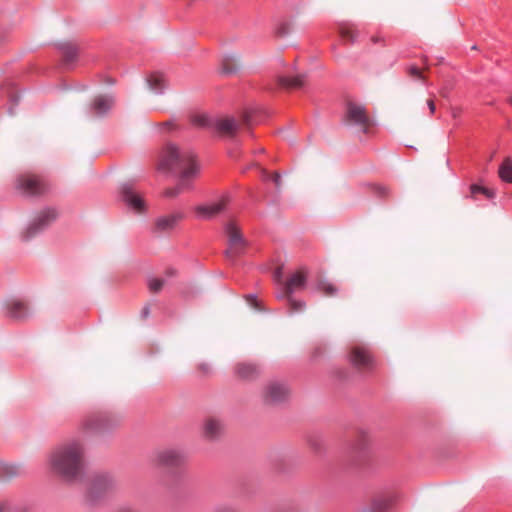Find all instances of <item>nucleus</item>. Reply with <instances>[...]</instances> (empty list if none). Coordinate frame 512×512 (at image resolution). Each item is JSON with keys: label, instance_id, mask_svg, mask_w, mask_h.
I'll list each match as a JSON object with an SVG mask.
<instances>
[{"label": "nucleus", "instance_id": "a878e982", "mask_svg": "<svg viewBox=\"0 0 512 512\" xmlns=\"http://www.w3.org/2000/svg\"><path fill=\"white\" fill-rule=\"evenodd\" d=\"M191 122L199 128H213V120H210L206 114L198 113L192 115Z\"/></svg>", "mask_w": 512, "mask_h": 512}, {"label": "nucleus", "instance_id": "ddd939ff", "mask_svg": "<svg viewBox=\"0 0 512 512\" xmlns=\"http://www.w3.org/2000/svg\"><path fill=\"white\" fill-rule=\"evenodd\" d=\"M224 432V422L217 416H208L202 424V435L206 440L216 441Z\"/></svg>", "mask_w": 512, "mask_h": 512}, {"label": "nucleus", "instance_id": "423d86ee", "mask_svg": "<svg viewBox=\"0 0 512 512\" xmlns=\"http://www.w3.org/2000/svg\"><path fill=\"white\" fill-rule=\"evenodd\" d=\"M187 461V455L184 450L179 448H163L155 451L152 456V462L161 467H181Z\"/></svg>", "mask_w": 512, "mask_h": 512}, {"label": "nucleus", "instance_id": "cd10ccee", "mask_svg": "<svg viewBox=\"0 0 512 512\" xmlns=\"http://www.w3.org/2000/svg\"><path fill=\"white\" fill-rule=\"evenodd\" d=\"M292 28H293V23L290 22V21H283V22H280L276 29H275V33L277 36L279 37H285L287 35H289L292 31Z\"/></svg>", "mask_w": 512, "mask_h": 512}, {"label": "nucleus", "instance_id": "f3484780", "mask_svg": "<svg viewBox=\"0 0 512 512\" xmlns=\"http://www.w3.org/2000/svg\"><path fill=\"white\" fill-rule=\"evenodd\" d=\"M235 376L242 381H252L259 376V368L251 362H238L234 365Z\"/></svg>", "mask_w": 512, "mask_h": 512}, {"label": "nucleus", "instance_id": "4468645a", "mask_svg": "<svg viewBox=\"0 0 512 512\" xmlns=\"http://www.w3.org/2000/svg\"><path fill=\"white\" fill-rule=\"evenodd\" d=\"M5 314L7 317L20 321L29 316L28 305L20 299H10L4 304Z\"/></svg>", "mask_w": 512, "mask_h": 512}, {"label": "nucleus", "instance_id": "aec40b11", "mask_svg": "<svg viewBox=\"0 0 512 512\" xmlns=\"http://www.w3.org/2000/svg\"><path fill=\"white\" fill-rule=\"evenodd\" d=\"M113 103L111 96L100 95L94 99L92 109L96 115H103L112 107Z\"/></svg>", "mask_w": 512, "mask_h": 512}, {"label": "nucleus", "instance_id": "49530a36", "mask_svg": "<svg viewBox=\"0 0 512 512\" xmlns=\"http://www.w3.org/2000/svg\"><path fill=\"white\" fill-rule=\"evenodd\" d=\"M372 40H373V42H377L379 39L374 37Z\"/></svg>", "mask_w": 512, "mask_h": 512}, {"label": "nucleus", "instance_id": "de8ad7c7", "mask_svg": "<svg viewBox=\"0 0 512 512\" xmlns=\"http://www.w3.org/2000/svg\"><path fill=\"white\" fill-rule=\"evenodd\" d=\"M509 103L512 105V98L509 100Z\"/></svg>", "mask_w": 512, "mask_h": 512}, {"label": "nucleus", "instance_id": "37998d69", "mask_svg": "<svg viewBox=\"0 0 512 512\" xmlns=\"http://www.w3.org/2000/svg\"><path fill=\"white\" fill-rule=\"evenodd\" d=\"M321 354V349L318 347V348H315L314 351H313V356H318Z\"/></svg>", "mask_w": 512, "mask_h": 512}, {"label": "nucleus", "instance_id": "c85d7f7f", "mask_svg": "<svg viewBox=\"0 0 512 512\" xmlns=\"http://www.w3.org/2000/svg\"><path fill=\"white\" fill-rule=\"evenodd\" d=\"M471 195L474 197L477 193L485 195L487 198H494L495 193L493 190H490L486 187L479 186L477 184H473L470 187Z\"/></svg>", "mask_w": 512, "mask_h": 512}, {"label": "nucleus", "instance_id": "5701e85b", "mask_svg": "<svg viewBox=\"0 0 512 512\" xmlns=\"http://www.w3.org/2000/svg\"><path fill=\"white\" fill-rule=\"evenodd\" d=\"M240 68V61L236 55H226L222 59V70L225 74H233Z\"/></svg>", "mask_w": 512, "mask_h": 512}, {"label": "nucleus", "instance_id": "f704fd0d", "mask_svg": "<svg viewBox=\"0 0 512 512\" xmlns=\"http://www.w3.org/2000/svg\"><path fill=\"white\" fill-rule=\"evenodd\" d=\"M408 73L413 78L424 80V76L422 74V71L418 67H416V66H410L408 68Z\"/></svg>", "mask_w": 512, "mask_h": 512}, {"label": "nucleus", "instance_id": "79ce46f5", "mask_svg": "<svg viewBox=\"0 0 512 512\" xmlns=\"http://www.w3.org/2000/svg\"><path fill=\"white\" fill-rule=\"evenodd\" d=\"M247 300H248V301H249L253 306H255V307H256L257 302H256V299H255L254 297L249 296V297H247Z\"/></svg>", "mask_w": 512, "mask_h": 512}, {"label": "nucleus", "instance_id": "9b49d317", "mask_svg": "<svg viewBox=\"0 0 512 512\" xmlns=\"http://www.w3.org/2000/svg\"><path fill=\"white\" fill-rule=\"evenodd\" d=\"M121 198L126 206L132 211L142 214L146 211L144 196L131 184H124L121 189Z\"/></svg>", "mask_w": 512, "mask_h": 512}, {"label": "nucleus", "instance_id": "473e14b6", "mask_svg": "<svg viewBox=\"0 0 512 512\" xmlns=\"http://www.w3.org/2000/svg\"><path fill=\"white\" fill-rule=\"evenodd\" d=\"M340 34L343 39L351 41V42L354 41V39L356 37L355 31L348 27L341 28Z\"/></svg>", "mask_w": 512, "mask_h": 512}, {"label": "nucleus", "instance_id": "58836bf2", "mask_svg": "<svg viewBox=\"0 0 512 512\" xmlns=\"http://www.w3.org/2000/svg\"><path fill=\"white\" fill-rule=\"evenodd\" d=\"M274 278L275 280L278 282V283H282V268L279 267L275 273H274Z\"/></svg>", "mask_w": 512, "mask_h": 512}, {"label": "nucleus", "instance_id": "a19ab883", "mask_svg": "<svg viewBox=\"0 0 512 512\" xmlns=\"http://www.w3.org/2000/svg\"><path fill=\"white\" fill-rule=\"evenodd\" d=\"M427 105H428V108L431 112V114H433L436 110V106H435V103H434V100L433 99H428L427 100Z\"/></svg>", "mask_w": 512, "mask_h": 512}, {"label": "nucleus", "instance_id": "72a5a7b5", "mask_svg": "<svg viewBox=\"0 0 512 512\" xmlns=\"http://www.w3.org/2000/svg\"><path fill=\"white\" fill-rule=\"evenodd\" d=\"M197 371L201 376H207L212 372V367L207 362H202L197 365Z\"/></svg>", "mask_w": 512, "mask_h": 512}, {"label": "nucleus", "instance_id": "bb28decb", "mask_svg": "<svg viewBox=\"0 0 512 512\" xmlns=\"http://www.w3.org/2000/svg\"><path fill=\"white\" fill-rule=\"evenodd\" d=\"M147 285H148V289L151 293L157 294L163 289V287L165 285V281H164V279L153 277V278L148 279Z\"/></svg>", "mask_w": 512, "mask_h": 512}, {"label": "nucleus", "instance_id": "9d476101", "mask_svg": "<svg viewBox=\"0 0 512 512\" xmlns=\"http://www.w3.org/2000/svg\"><path fill=\"white\" fill-rule=\"evenodd\" d=\"M16 188L25 195L36 196L41 195L46 191V184L44 181L32 174L21 175L17 179Z\"/></svg>", "mask_w": 512, "mask_h": 512}, {"label": "nucleus", "instance_id": "412c9836", "mask_svg": "<svg viewBox=\"0 0 512 512\" xmlns=\"http://www.w3.org/2000/svg\"><path fill=\"white\" fill-rule=\"evenodd\" d=\"M104 419L101 416H89L81 423V429L86 432L100 433L103 431Z\"/></svg>", "mask_w": 512, "mask_h": 512}, {"label": "nucleus", "instance_id": "e433bc0d", "mask_svg": "<svg viewBox=\"0 0 512 512\" xmlns=\"http://www.w3.org/2000/svg\"><path fill=\"white\" fill-rule=\"evenodd\" d=\"M375 193L380 197H386L389 194V191L384 186H376L375 187Z\"/></svg>", "mask_w": 512, "mask_h": 512}, {"label": "nucleus", "instance_id": "4be33fe9", "mask_svg": "<svg viewBox=\"0 0 512 512\" xmlns=\"http://www.w3.org/2000/svg\"><path fill=\"white\" fill-rule=\"evenodd\" d=\"M393 502L394 497L391 495L377 497L373 499L367 512H385L392 506Z\"/></svg>", "mask_w": 512, "mask_h": 512}, {"label": "nucleus", "instance_id": "20e7f679", "mask_svg": "<svg viewBox=\"0 0 512 512\" xmlns=\"http://www.w3.org/2000/svg\"><path fill=\"white\" fill-rule=\"evenodd\" d=\"M250 125V114L249 112H243L238 117L225 116L215 118L213 120V128L222 136L235 137L237 132L243 126Z\"/></svg>", "mask_w": 512, "mask_h": 512}, {"label": "nucleus", "instance_id": "f03ea898", "mask_svg": "<svg viewBox=\"0 0 512 512\" xmlns=\"http://www.w3.org/2000/svg\"><path fill=\"white\" fill-rule=\"evenodd\" d=\"M158 169L161 171H178L182 183L194 177L197 165L194 154L188 149H180L174 144H167L159 155Z\"/></svg>", "mask_w": 512, "mask_h": 512}, {"label": "nucleus", "instance_id": "393cba45", "mask_svg": "<svg viewBox=\"0 0 512 512\" xmlns=\"http://www.w3.org/2000/svg\"><path fill=\"white\" fill-rule=\"evenodd\" d=\"M147 85L153 93H160L165 88V80L162 75L154 73L147 78Z\"/></svg>", "mask_w": 512, "mask_h": 512}, {"label": "nucleus", "instance_id": "39448f33", "mask_svg": "<svg viewBox=\"0 0 512 512\" xmlns=\"http://www.w3.org/2000/svg\"><path fill=\"white\" fill-rule=\"evenodd\" d=\"M291 389L289 385L281 380L267 382L262 390V398L267 405H280L289 400Z\"/></svg>", "mask_w": 512, "mask_h": 512}, {"label": "nucleus", "instance_id": "a211bd4d", "mask_svg": "<svg viewBox=\"0 0 512 512\" xmlns=\"http://www.w3.org/2000/svg\"><path fill=\"white\" fill-rule=\"evenodd\" d=\"M184 219V213L180 211L157 218L155 227L158 231L168 232L173 230Z\"/></svg>", "mask_w": 512, "mask_h": 512}, {"label": "nucleus", "instance_id": "f257e3e1", "mask_svg": "<svg viewBox=\"0 0 512 512\" xmlns=\"http://www.w3.org/2000/svg\"><path fill=\"white\" fill-rule=\"evenodd\" d=\"M51 471L69 482L79 481L86 465V448L82 439L72 438L58 444L48 456Z\"/></svg>", "mask_w": 512, "mask_h": 512}, {"label": "nucleus", "instance_id": "a18cd8bd", "mask_svg": "<svg viewBox=\"0 0 512 512\" xmlns=\"http://www.w3.org/2000/svg\"><path fill=\"white\" fill-rule=\"evenodd\" d=\"M148 312H149V310H148L147 307L143 309V313H144L145 316L148 314Z\"/></svg>", "mask_w": 512, "mask_h": 512}, {"label": "nucleus", "instance_id": "6e6552de", "mask_svg": "<svg viewBox=\"0 0 512 512\" xmlns=\"http://www.w3.org/2000/svg\"><path fill=\"white\" fill-rule=\"evenodd\" d=\"M57 215L58 214L56 210L51 208L39 212L28 225V227L25 229V231L22 233L23 239L26 241L30 240L35 235L43 231L53 221L56 220Z\"/></svg>", "mask_w": 512, "mask_h": 512}, {"label": "nucleus", "instance_id": "7ed1b4c3", "mask_svg": "<svg viewBox=\"0 0 512 512\" xmlns=\"http://www.w3.org/2000/svg\"><path fill=\"white\" fill-rule=\"evenodd\" d=\"M306 277L307 273L304 269L297 270L286 282L282 283V292L277 296L278 298H287L293 312L301 311L304 308V303L292 299L291 294L305 286Z\"/></svg>", "mask_w": 512, "mask_h": 512}, {"label": "nucleus", "instance_id": "f8f14e48", "mask_svg": "<svg viewBox=\"0 0 512 512\" xmlns=\"http://www.w3.org/2000/svg\"><path fill=\"white\" fill-rule=\"evenodd\" d=\"M226 233L228 236L229 247L226 250L228 257H235L239 255L246 246V242L242 237V234L238 227L234 223H229L226 227Z\"/></svg>", "mask_w": 512, "mask_h": 512}, {"label": "nucleus", "instance_id": "dca6fc26", "mask_svg": "<svg viewBox=\"0 0 512 512\" xmlns=\"http://www.w3.org/2000/svg\"><path fill=\"white\" fill-rule=\"evenodd\" d=\"M350 361L358 369H368L373 363L370 352L365 347L361 346H355L352 348Z\"/></svg>", "mask_w": 512, "mask_h": 512}, {"label": "nucleus", "instance_id": "7c9ffc66", "mask_svg": "<svg viewBox=\"0 0 512 512\" xmlns=\"http://www.w3.org/2000/svg\"><path fill=\"white\" fill-rule=\"evenodd\" d=\"M262 177L264 180L271 179L277 189L281 188V175L278 172L269 174L266 170L262 169Z\"/></svg>", "mask_w": 512, "mask_h": 512}, {"label": "nucleus", "instance_id": "6ab92c4d", "mask_svg": "<svg viewBox=\"0 0 512 512\" xmlns=\"http://www.w3.org/2000/svg\"><path fill=\"white\" fill-rule=\"evenodd\" d=\"M278 84L288 90H297L305 86L306 75L298 74L295 76H278Z\"/></svg>", "mask_w": 512, "mask_h": 512}, {"label": "nucleus", "instance_id": "ea45409f", "mask_svg": "<svg viewBox=\"0 0 512 512\" xmlns=\"http://www.w3.org/2000/svg\"><path fill=\"white\" fill-rule=\"evenodd\" d=\"M212 512H239V511L234 508H231V507H222V508L216 509Z\"/></svg>", "mask_w": 512, "mask_h": 512}, {"label": "nucleus", "instance_id": "c9c22d12", "mask_svg": "<svg viewBox=\"0 0 512 512\" xmlns=\"http://www.w3.org/2000/svg\"><path fill=\"white\" fill-rule=\"evenodd\" d=\"M63 53H64L65 60L67 62L72 61L75 58V56H76V50H75V48H73L71 46L65 47Z\"/></svg>", "mask_w": 512, "mask_h": 512}, {"label": "nucleus", "instance_id": "c756f323", "mask_svg": "<svg viewBox=\"0 0 512 512\" xmlns=\"http://www.w3.org/2000/svg\"><path fill=\"white\" fill-rule=\"evenodd\" d=\"M187 182H188V181H184V182L182 183V177L180 176V182H179V184H178L176 187H174V188H168V189H166V190H165V193H164V194H165V196H166V197H170V198H174V197H176L179 193H181V192L185 189V187L187 186Z\"/></svg>", "mask_w": 512, "mask_h": 512}, {"label": "nucleus", "instance_id": "2eb2a0df", "mask_svg": "<svg viewBox=\"0 0 512 512\" xmlns=\"http://www.w3.org/2000/svg\"><path fill=\"white\" fill-rule=\"evenodd\" d=\"M229 202L230 197L226 195L219 199L217 202L197 206L195 211L200 218L210 219L223 211Z\"/></svg>", "mask_w": 512, "mask_h": 512}, {"label": "nucleus", "instance_id": "1a4fd4ad", "mask_svg": "<svg viewBox=\"0 0 512 512\" xmlns=\"http://www.w3.org/2000/svg\"><path fill=\"white\" fill-rule=\"evenodd\" d=\"M344 122L347 125L358 126V128L364 133H367L370 127L373 125L372 120L368 116L365 108L355 103H349L347 105Z\"/></svg>", "mask_w": 512, "mask_h": 512}, {"label": "nucleus", "instance_id": "0eeeda50", "mask_svg": "<svg viewBox=\"0 0 512 512\" xmlns=\"http://www.w3.org/2000/svg\"><path fill=\"white\" fill-rule=\"evenodd\" d=\"M117 482L114 477L108 474L97 475L91 482L86 499L91 504L115 490Z\"/></svg>", "mask_w": 512, "mask_h": 512}, {"label": "nucleus", "instance_id": "2f4dec72", "mask_svg": "<svg viewBox=\"0 0 512 512\" xmlns=\"http://www.w3.org/2000/svg\"><path fill=\"white\" fill-rule=\"evenodd\" d=\"M319 289L325 296H333L336 293V288L332 284L326 282H321L319 284Z\"/></svg>", "mask_w": 512, "mask_h": 512}, {"label": "nucleus", "instance_id": "4c0bfd02", "mask_svg": "<svg viewBox=\"0 0 512 512\" xmlns=\"http://www.w3.org/2000/svg\"><path fill=\"white\" fill-rule=\"evenodd\" d=\"M4 471L7 475L12 476L18 473V468L15 466H8L4 468Z\"/></svg>", "mask_w": 512, "mask_h": 512}, {"label": "nucleus", "instance_id": "b1692460", "mask_svg": "<svg viewBox=\"0 0 512 512\" xmlns=\"http://www.w3.org/2000/svg\"><path fill=\"white\" fill-rule=\"evenodd\" d=\"M499 178L507 183H512V160L510 157H506L498 170Z\"/></svg>", "mask_w": 512, "mask_h": 512}, {"label": "nucleus", "instance_id": "c03bdc74", "mask_svg": "<svg viewBox=\"0 0 512 512\" xmlns=\"http://www.w3.org/2000/svg\"><path fill=\"white\" fill-rule=\"evenodd\" d=\"M164 127H170L172 125L171 122H165L162 124Z\"/></svg>", "mask_w": 512, "mask_h": 512}]
</instances>
